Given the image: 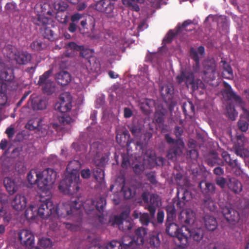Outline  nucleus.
<instances>
[{
    "instance_id": "338daca9",
    "label": "nucleus",
    "mask_w": 249,
    "mask_h": 249,
    "mask_svg": "<svg viewBox=\"0 0 249 249\" xmlns=\"http://www.w3.org/2000/svg\"><path fill=\"white\" fill-rule=\"evenodd\" d=\"M90 147L92 150L95 149L94 152H95L96 156H97L100 153V149L102 148V145L98 142H95L91 145Z\"/></svg>"
},
{
    "instance_id": "4468645a",
    "label": "nucleus",
    "mask_w": 249,
    "mask_h": 249,
    "mask_svg": "<svg viewBox=\"0 0 249 249\" xmlns=\"http://www.w3.org/2000/svg\"><path fill=\"white\" fill-rule=\"evenodd\" d=\"M216 63L214 59L207 60L204 64V70L201 75L202 78L207 82L215 79Z\"/></svg>"
},
{
    "instance_id": "c756f323",
    "label": "nucleus",
    "mask_w": 249,
    "mask_h": 249,
    "mask_svg": "<svg viewBox=\"0 0 249 249\" xmlns=\"http://www.w3.org/2000/svg\"><path fill=\"white\" fill-rule=\"evenodd\" d=\"M201 191L205 195L213 194L215 192V185L206 180H202L199 183Z\"/></svg>"
},
{
    "instance_id": "a19ab883",
    "label": "nucleus",
    "mask_w": 249,
    "mask_h": 249,
    "mask_svg": "<svg viewBox=\"0 0 249 249\" xmlns=\"http://www.w3.org/2000/svg\"><path fill=\"white\" fill-rule=\"evenodd\" d=\"M25 217L29 220H34L37 215V207L33 205H30L25 212Z\"/></svg>"
},
{
    "instance_id": "4d7b16f0",
    "label": "nucleus",
    "mask_w": 249,
    "mask_h": 249,
    "mask_svg": "<svg viewBox=\"0 0 249 249\" xmlns=\"http://www.w3.org/2000/svg\"><path fill=\"white\" fill-rule=\"evenodd\" d=\"M205 249H225V247L221 243H211L208 245Z\"/></svg>"
},
{
    "instance_id": "49530a36",
    "label": "nucleus",
    "mask_w": 249,
    "mask_h": 249,
    "mask_svg": "<svg viewBox=\"0 0 249 249\" xmlns=\"http://www.w3.org/2000/svg\"><path fill=\"white\" fill-rule=\"evenodd\" d=\"M43 37L49 40L53 41L57 38L55 31L49 28H45L42 33Z\"/></svg>"
},
{
    "instance_id": "ea45409f",
    "label": "nucleus",
    "mask_w": 249,
    "mask_h": 249,
    "mask_svg": "<svg viewBox=\"0 0 249 249\" xmlns=\"http://www.w3.org/2000/svg\"><path fill=\"white\" fill-rule=\"evenodd\" d=\"M222 64V67L223 69L222 74L224 78L227 79H231L233 77L232 70L230 65L225 60H222L220 62Z\"/></svg>"
},
{
    "instance_id": "6ab92c4d",
    "label": "nucleus",
    "mask_w": 249,
    "mask_h": 249,
    "mask_svg": "<svg viewBox=\"0 0 249 249\" xmlns=\"http://www.w3.org/2000/svg\"><path fill=\"white\" fill-rule=\"evenodd\" d=\"M193 24V21L191 20L188 19L184 21L181 25L178 24L177 27L176 32L170 30L168 32L166 37L163 39L165 43H169L172 41L173 38L177 35H179L180 33L184 31H191L193 30V28L188 29V26Z\"/></svg>"
},
{
    "instance_id": "0eeeda50",
    "label": "nucleus",
    "mask_w": 249,
    "mask_h": 249,
    "mask_svg": "<svg viewBox=\"0 0 249 249\" xmlns=\"http://www.w3.org/2000/svg\"><path fill=\"white\" fill-rule=\"evenodd\" d=\"M141 197L146 204L145 209L148 210L151 217L153 218L157 208L160 206L161 203L160 196L157 194L152 193L150 194L148 191H145L142 194Z\"/></svg>"
},
{
    "instance_id": "3c124183",
    "label": "nucleus",
    "mask_w": 249,
    "mask_h": 249,
    "mask_svg": "<svg viewBox=\"0 0 249 249\" xmlns=\"http://www.w3.org/2000/svg\"><path fill=\"white\" fill-rule=\"evenodd\" d=\"M165 111L157 110L155 114V120L159 124H162L164 121Z\"/></svg>"
},
{
    "instance_id": "c85d7f7f",
    "label": "nucleus",
    "mask_w": 249,
    "mask_h": 249,
    "mask_svg": "<svg viewBox=\"0 0 249 249\" xmlns=\"http://www.w3.org/2000/svg\"><path fill=\"white\" fill-rule=\"evenodd\" d=\"M4 185L10 195H13L18 190V185L15 179L5 177L3 180Z\"/></svg>"
},
{
    "instance_id": "09e8293b",
    "label": "nucleus",
    "mask_w": 249,
    "mask_h": 249,
    "mask_svg": "<svg viewBox=\"0 0 249 249\" xmlns=\"http://www.w3.org/2000/svg\"><path fill=\"white\" fill-rule=\"evenodd\" d=\"M150 218H152L150 213H140L139 221L142 225L147 226L150 222Z\"/></svg>"
},
{
    "instance_id": "2f4dec72",
    "label": "nucleus",
    "mask_w": 249,
    "mask_h": 249,
    "mask_svg": "<svg viewBox=\"0 0 249 249\" xmlns=\"http://www.w3.org/2000/svg\"><path fill=\"white\" fill-rule=\"evenodd\" d=\"M55 79L57 83L61 86H66L71 81L70 74L64 71H60L56 74Z\"/></svg>"
},
{
    "instance_id": "13d9d810",
    "label": "nucleus",
    "mask_w": 249,
    "mask_h": 249,
    "mask_svg": "<svg viewBox=\"0 0 249 249\" xmlns=\"http://www.w3.org/2000/svg\"><path fill=\"white\" fill-rule=\"evenodd\" d=\"M149 243L151 246L154 247L160 245V240L158 235H151L149 239Z\"/></svg>"
},
{
    "instance_id": "5fc2aeb1",
    "label": "nucleus",
    "mask_w": 249,
    "mask_h": 249,
    "mask_svg": "<svg viewBox=\"0 0 249 249\" xmlns=\"http://www.w3.org/2000/svg\"><path fill=\"white\" fill-rule=\"evenodd\" d=\"M5 9L9 13H13L18 10L17 4L14 1L7 3Z\"/></svg>"
},
{
    "instance_id": "4c0bfd02",
    "label": "nucleus",
    "mask_w": 249,
    "mask_h": 249,
    "mask_svg": "<svg viewBox=\"0 0 249 249\" xmlns=\"http://www.w3.org/2000/svg\"><path fill=\"white\" fill-rule=\"evenodd\" d=\"M219 160L220 159L218 154L216 152L213 151L210 152L206 157V162L209 166L213 167L216 164H220L218 162V160Z\"/></svg>"
},
{
    "instance_id": "412c9836",
    "label": "nucleus",
    "mask_w": 249,
    "mask_h": 249,
    "mask_svg": "<svg viewBox=\"0 0 249 249\" xmlns=\"http://www.w3.org/2000/svg\"><path fill=\"white\" fill-rule=\"evenodd\" d=\"M18 237L21 244L26 247H31L34 244L35 237L30 230H20L18 232Z\"/></svg>"
},
{
    "instance_id": "c9c22d12",
    "label": "nucleus",
    "mask_w": 249,
    "mask_h": 249,
    "mask_svg": "<svg viewBox=\"0 0 249 249\" xmlns=\"http://www.w3.org/2000/svg\"><path fill=\"white\" fill-rule=\"evenodd\" d=\"M204 220L205 227L208 230L213 231L216 229L217 223L213 216L206 215L204 217Z\"/></svg>"
},
{
    "instance_id": "de8ad7c7",
    "label": "nucleus",
    "mask_w": 249,
    "mask_h": 249,
    "mask_svg": "<svg viewBox=\"0 0 249 249\" xmlns=\"http://www.w3.org/2000/svg\"><path fill=\"white\" fill-rule=\"evenodd\" d=\"M38 244L43 248H49L52 247L53 242L49 238L42 237L39 239Z\"/></svg>"
},
{
    "instance_id": "72a5a7b5",
    "label": "nucleus",
    "mask_w": 249,
    "mask_h": 249,
    "mask_svg": "<svg viewBox=\"0 0 249 249\" xmlns=\"http://www.w3.org/2000/svg\"><path fill=\"white\" fill-rule=\"evenodd\" d=\"M27 179L31 184H36L38 187L39 183L40 182V171L36 169L31 170L28 174Z\"/></svg>"
},
{
    "instance_id": "f8f14e48",
    "label": "nucleus",
    "mask_w": 249,
    "mask_h": 249,
    "mask_svg": "<svg viewBox=\"0 0 249 249\" xmlns=\"http://www.w3.org/2000/svg\"><path fill=\"white\" fill-rule=\"evenodd\" d=\"M225 89L223 91L222 95L226 97L228 100H233L236 104L242 107L247 120L249 121V110L243 107V102L240 96L235 94L232 90L231 86L227 82H224Z\"/></svg>"
},
{
    "instance_id": "1a4fd4ad",
    "label": "nucleus",
    "mask_w": 249,
    "mask_h": 249,
    "mask_svg": "<svg viewBox=\"0 0 249 249\" xmlns=\"http://www.w3.org/2000/svg\"><path fill=\"white\" fill-rule=\"evenodd\" d=\"M94 9L103 13L108 18H115L117 13L114 10V3L109 0H98L95 2Z\"/></svg>"
},
{
    "instance_id": "20e7f679",
    "label": "nucleus",
    "mask_w": 249,
    "mask_h": 249,
    "mask_svg": "<svg viewBox=\"0 0 249 249\" xmlns=\"http://www.w3.org/2000/svg\"><path fill=\"white\" fill-rule=\"evenodd\" d=\"M72 96L70 92H65L61 93L59 97V101L55 105V108L62 114L58 117L59 123L63 124H69L72 122V119L65 113L71 110L72 105Z\"/></svg>"
},
{
    "instance_id": "69168bd1",
    "label": "nucleus",
    "mask_w": 249,
    "mask_h": 249,
    "mask_svg": "<svg viewBox=\"0 0 249 249\" xmlns=\"http://www.w3.org/2000/svg\"><path fill=\"white\" fill-rule=\"evenodd\" d=\"M183 133V130L182 127L179 126H176L174 130V134L175 135L177 139L176 140H181L180 139L182 134Z\"/></svg>"
},
{
    "instance_id": "e2e57ef3",
    "label": "nucleus",
    "mask_w": 249,
    "mask_h": 249,
    "mask_svg": "<svg viewBox=\"0 0 249 249\" xmlns=\"http://www.w3.org/2000/svg\"><path fill=\"white\" fill-rule=\"evenodd\" d=\"M129 130L134 137L139 136L141 133V128L136 125H132L129 127Z\"/></svg>"
},
{
    "instance_id": "0e129e2a",
    "label": "nucleus",
    "mask_w": 249,
    "mask_h": 249,
    "mask_svg": "<svg viewBox=\"0 0 249 249\" xmlns=\"http://www.w3.org/2000/svg\"><path fill=\"white\" fill-rule=\"evenodd\" d=\"M238 126L239 129L243 132H246L249 128L248 123L244 120H239L238 122Z\"/></svg>"
},
{
    "instance_id": "9d476101",
    "label": "nucleus",
    "mask_w": 249,
    "mask_h": 249,
    "mask_svg": "<svg viewBox=\"0 0 249 249\" xmlns=\"http://www.w3.org/2000/svg\"><path fill=\"white\" fill-rule=\"evenodd\" d=\"M130 212L129 209H126L121 212L119 215H115L112 224L117 225L119 229L124 231L130 230L133 227V224L130 220Z\"/></svg>"
},
{
    "instance_id": "393cba45",
    "label": "nucleus",
    "mask_w": 249,
    "mask_h": 249,
    "mask_svg": "<svg viewBox=\"0 0 249 249\" xmlns=\"http://www.w3.org/2000/svg\"><path fill=\"white\" fill-rule=\"evenodd\" d=\"M11 204L14 210L21 211L24 210L26 206L27 199L24 196L17 194L12 200Z\"/></svg>"
},
{
    "instance_id": "bb28decb",
    "label": "nucleus",
    "mask_w": 249,
    "mask_h": 249,
    "mask_svg": "<svg viewBox=\"0 0 249 249\" xmlns=\"http://www.w3.org/2000/svg\"><path fill=\"white\" fill-rule=\"evenodd\" d=\"M229 189L235 194H238L243 190L242 183L235 178H230L227 182Z\"/></svg>"
},
{
    "instance_id": "37998d69",
    "label": "nucleus",
    "mask_w": 249,
    "mask_h": 249,
    "mask_svg": "<svg viewBox=\"0 0 249 249\" xmlns=\"http://www.w3.org/2000/svg\"><path fill=\"white\" fill-rule=\"evenodd\" d=\"M165 210L167 214L166 222L174 221L176 216L175 206L173 205H167Z\"/></svg>"
},
{
    "instance_id": "a878e982",
    "label": "nucleus",
    "mask_w": 249,
    "mask_h": 249,
    "mask_svg": "<svg viewBox=\"0 0 249 249\" xmlns=\"http://www.w3.org/2000/svg\"><path fill=\"white\" fill-rule=\"evenodd\" d=\"M178 188L177 196L178 199V201L177 203V205L181 207H183L185 204L184 201H187V199L190 198V192L184 186L178 182Z\"/></svg>"
},
{
    "instance_id": "58836bf2",
    "label": "nucleus",
    "mask_w": 249,
    "mask_h": 249,
    "mask_svg": "<svg viewBox=\"0 0 249 249\" xmlns=\"http://www.w3.org/2000/svg\"><path fill=\"white\" fill-rule=\"evenodd\" d=\"M184 115L191 118L195 114V108L192 102L188 101L184 102L182 106Z\"/></svg>"
},
{
    "instance_id": "7ed1b4c3",
    "label": "nucleus",
    "mask_w": 249,
    "mask_h": 249,
    "mask_svg": "<svg viewBox=\"0 0 249 249\" xmlns=\"http://www.w3.org/2000/svg\"><path fill=\"white\" fill-rule=\"evenodd\" d=\"M83 205V203L79 201V198H77L69 203L59 205L58 207L54 206L55 211L53 216L67 218H70L74 215H78L79 216H81L82 213L81 208Z\"/></svg>"
},
{
    "instance_id": "7c9ffc66",
    "label": "nucleus",
    "mask_w": 249,
    "mask_h": 249,
    "mask_svg": "<svg viewBox=\"0 0 249 249\" xmlns=\"http://www.w3.org/2000/svg\"><path fill=\"white\" fill-rule=\"evenodd\" d=\"M30 98L32 99V107L34 110H43L46 108V101L40 97H34L32 95Z\"/></svg>"
},
{
    "instance_id": "f03ea898",
    "label": "nucleus",
    "mask_w": 249,
    "mask_h": 249,
    "mask_svg": "<svg viewBox=\"0 0 249 249\" xmlns=\"http://www.w3.org/2000/svg\"><path fill=\"white\" fill-rule=\"evenodd\" d=\"M14 79V70L9 67L0 64V109L4 106L7 101L6 92L12 90L11 85Z\"/></svg>"
},
{
    "instance_id": "8fccbe9b",
    "label": "nucleus",
    "mask_w": 249,
    "mask_h": 249,
    "mask_svg": "<svg viewBox=\"0 0 249 249\" xmlns=\"http://www.w3.org/2000/svg\"><path fill=\"white\" fill-rule=\"evenodd\" d=\"M204 205L205 207L211 212L214 211L216 208L215 202L212 198H208L205 200Z\"/></svg>"
},
{
    "instance_id": "f257e3e1",
    "label": "nucleus",
    "mask_w": 249,
    "mask_h": 249,
    "mask_svg": "<svg viewBox=\"0 0 249 249\" xmlns=\"http://www.w3.org/2000/svg\"><path fill=\"white\" fill-rule=\"evenodd\" d=\"M81 163L77 160L70 161L67 166L69 173L60 182L58 188L64 194L74 196L79 191L80 184L79 171Z\"/></svg>"
},
{
    "instance_id": "aec40b11",
    "label": "nucleus",
    "mask_w": 249,
    "mask_h": 249,
    "mask_svg": "<svg viewBox=\"0 0 249 249\" xmlns=\"http://www.w3.org/2000/svg\"><path fill=\"white\" fill-rule=\"evenodd\" d=\"M221 213L226 220L231 224H236L240 219L239 213L231 207H223L222 209Z\"/></svg>"
},
{
    "instance_id": "680f3d73",
    "label": "nucleus",
    "mask_w": 249,
    "mask_h": 249,
    "mask_svg": "<svg viewBox=\"0 0 249 249\" xmlns=\"http://www.w3.org/2000/svg\"><path fill=\"white\" fill-rule=\"evenodd\" d=\"M227 112L229 118L232 120H235L237 116V113L236 112L234 107L231 106L227 107Z\"/></svg>"
},
{
    "instance_id": "cd10ccee",
    "label": "nucleus",
    "mask_w": 249,
    "mask_h": 249,
    "mask_svg": "<svg viewBox=\"0 0 249 249\" xmlns=\"http://www.w3.org/2000/svg\"><path fill=\"white\" fill-rule=\"evenodd\" d=\"M114 240L120 244L118 249H134L137 246L133 237L128 235L124 236L121 241Z\"/></svg>"
},
{
    "instance_id": "bf43d9fd",
    "label": "nucleus",
    "mask_w": 249,
    "mask_h": 249,
    "mask_svg": "<svg viewBox=\"0 0 249 249\" xmlns=\"http://www.w3.org/2000/svg\"><path fill=\"white\" fill-rule=\"evenodd\" d=\"M215 181L216 184L221 189H224L225 187L226 184L227 185L228 182L226 178L222 177H218L216 178Z\"/></svg>"
},
{
    "instance_id": "e433bc0d",
    "label": "nucleus",
    "mask_w": 249,
    "mask_h": 249,
    "mask_svg": "<svg viewBox=\"0 0 249 249\" xmlns=\"http://www.w3.org/2000/svg\"><path fill=\"white\" fill-rule=\"evenodd\" d=\"M144 1V0H122L124 5L130 10L136 12L140 11V7L138 3H143Z\"/></svg>"
},
{
    "instance_id": "ddd939ff",
    "label": "nucleus",
    "mask_w": 249,
    "mask_h": 249,
    "mask_svg": "<svg viewBox=\"0 0 249 249\" xmlns=\"http://www.w3.org/2000/svg\"><path fill=\"white\" fill-rule=\"evenodd\" d=\"M52 70L45 71L42 75L39 76L37 84L42 87L44 93L51 94L54 89V83L50 79L52 73Z\"/></svg>"
},
{
    "instance_id": "6e6d98bb",
    "label": "nucleus",
    "mask_w": 249,
    "mask_h": 249,
    "mask_svg": "<svg viewBox=\"0 0 249 249\" xmlns=\"http://www.w3.org/2000/svg\"><path fill=\"white\" fill-rule=\"evenodd\" d=\"M43 44L40 40H35L30 44L31 49L35 51H39L43 49Z\"/></svg>"
},
{
    "instance_id": "5701e85b",
    "label": "nucleus",
    "mask_w": 249,
    "mask_h": 249,
    "mask_svg": "<svg viewBox=\"0 0 249 249\" xmlns=\"http://www.w3.org/2000/svg\"><path fill=\"white\" fill-rule=\"evenodd\" d=\"M147 232V229L143 227H138L135 230L132 237L137 246L142 245L144 244Z\"/></svg>"
},
{
    "instance_id": "4be33fe9",
    "label": "nucleus",
    "mask_w": 249,
    "mask_h": 249,
    "mask_svg": "<svg viewBox=\"0 0 249 249\" xmlns=\"http://www.w3.org/2000/svg\"><path fill=\"white\" fill-rule=\"evenodd\" d=\"M195 213L191 209L182 210L178 216V220L182 225L181 227L187 226L194 222Z\"/></svg>"
},
{
    "instance_id": "39448f33",
    "label": "nucleus",
    "mask_w": 249,
    "mask_h": 249,
    "mask_svg": "<svg viewBox=\"0 0 249 249\" xmlns=\"http://www.w3.org/2000/svg\"><path fill=\"white\" fill-rule=\"evenodd\" d=\"M164 140L170 144L167 150L166 157L172 161H176L183 153L185 144L182 140H175L169 134L164 135Z\"/></svg>"
},
{
    "instance_id": "f3484780",
    "label": "nucleus",
    "mask_w": 249,
    "mask_h": 249,
    "mask_svg": "<svg viewBox=\"0 0 249 249\" xmlns=\"http://www.w3.org/2000/svg\"><path fill=\"white\" fill-rule=\"evenodd\" d=\"M166 233L171 237H177L180 244H182L183 241V232H185V230H182V227L179 229L178 225L174 222H166Z\"/></svg>"
},
{
    "instance_id": "774afa93",
    "label": "nucleus",
    "mask_w": 249,
    "mask_h": 249,
    "mask_svg": "<svg viewBox=\"0 0 249 249\" xmlns=\"http://www.w3.org/2000/svg\"><path fill=\"white\" fill-rule=\"evenodd\" d=\"M3 52L7 57H10L13 53V47L10 44H8L5 46L3 49Z\"/></svg>"
},
{
    "instance_id": "c03bdc74",
    "label": "nucleus",
    "mask_w": 249,
    "mask_h": 249,
    "mask_svg": "<svg viewBox=\"0 0 249 249\" xmlns=\"http://www.w3.org/2000/svg\"><path fill=\"white\" fill-rule=\"evenodd\" d=\"M120 246V244L113 240L107 243L105 247L101 246L96 245L93 247H91L89 249H118V247Z\"/></svg>"
},
{
    "instance_id": "864d4df0",
    "label": "nucleus",
    "mask_w": 249,
    "mask_h": 249,
    "mask_svg": "<svg viewBox=\"0 0 249 249\" xmlns=\"http://www.w3.org/2000/svg\"><path fill=\"white\" fill-rule=\"evenodd\" d=\"M145 105L149 108L153 107L155 105V101L153 99H146L141 104V109L143 110L145 113H148V110H143L144 106Z\"/></svg>"
},
{
    "instance_id": "f704fd0d",
    "label": "nucleus",
    "mask_w": 249,
    "mask_h": 249,
    "mask_svg": "<svg viewBox=\"0 0 249 249\" xmlns=\"http://www.w3.org/2000/svg\"><path fill=\"white\" fill-rule=\"evenodd\" d=\"M190 55L191 58L195 61V64L193 66V71L197 73L200 70L199 57L197 51L193 47H191L190 49Z\"/></svg>"
},
{
    "instance_id": "423d86ee",
    "label": "nucleus",
    "mask_w": 249,
    "mask_h": 249,
    "mask_svg": "<svg viewBox=\"0 0 249 249\" xmlns=\"http://www.w3.org/2000/svg\"><path fill=\"white\" fill-rule=\"evenodd\" d=\"M177 81L178 84L184 82L186 86L189 88L191 87L193 91L198 89H204L205 84L200 79H195L194 72L190 70H181L179 74L176 77Z\"/></svg>"
},
{
    "instance_id": "603ef678",
    "label": "nucleus",
    "mask_w": 249,
    "mask_h": 249,
    "mask_svg": "<svg viewBox=\"0 0 249 249\" xmlns=\"http://www.w3.org/2000/svg\"><path fill=\"white\" fill-rule=\"evenodd\" d=\"M235 153L238 156L241 158H246L249 156L248 151L242 147H236L235 149Z\"/></svg>"
},
{
    "instance_id": "052dcab7",
    "label": "nucleus",
    "mask_w": 249,
    "mask_h": 249,
    "mask_svg": "<svg viewBox=\"0 0 249 249\" xmlns=\"http://www.w3.org/2000/svg\"><path fill=\"white\" fill-rule=\"evenodd\" d=\"M187 157H189L192 160H196L199 156L198 151L196 149H192L187 152Z\"/></svg>"
},
{
    "instance_id": "9b49d317",
    "label": "nucleus",
    "mask_w": 249,
    "mask_h": 249,
    "mask_svg": "<svg viewBox=\"0 0 249 249\" xmlns=\"http://www.w3.org/2000/svg\"><path fill=\"white\" fill-rule=\"evenodd\" d=\"M185 230L183 234L182 245H186L188 243V239L191 237L196 242H199L203 238L205 230L202 228H197L190 230L188 227L183 226L182 230Z\"/></svg>"
},
{
    "instance_id": "a18cd8bd",
    "label": "nucleus",
    "mask_w": 249,
    "mask_h": 249,
    "mask_svg": "<svg viewBox=\"0 0 249 249\" xmlns=\"http://www.w3.org/2000/svg\"><path fill=\"white\" fill-rule=\"evenodd\" d=\"M68 7L67 3L61 0H56L53 4V7L57 14H60V12L66 11Z\"/></svg>"
},
{
    "instance_id": "dca6fc26",
    "label": "nucleus",
    "mask_w": 249,
    "mask_h": 249,
    "mask_svg": "<svg viewBox=\"0 0 249 249\" xmlns=\"http://www.w3.org/2000/svg\"><path fill=\"white\" fill-rule=\"evenodd\" d=\"M38 215L42 218H46L51 215H53L54 205L48 197L45 201L42 200L37 208Z\"/></svg>"
},
{
    "instance_id": "b1692460",
    "label": "nucleus",
    "mask_w": 249,
    "mask_h": 249,
    "mask_svg": "<svg viewBox=\"0 0 249 249\" xmlns=\"http://www.w3.org/2000/svg\"><path fill=\"white\" fill-rule=\"evenodd\" d=\"M14 59L17 64L24 65L30 62L32 56L26 51H17L14 53Z\"/></svg>"
},
{
    "instance_id": "a211bd4d",
    "label": "nucleus",
    "mask_w": 249,
    "mask_h": 249,
    "mask_svg": "<svg viewBox=\"0 0 249 249\" xmlns=\"http://www.w3.org/2000/svg\"><path fill=\"white\" fill-rule=\"evenodd\" d=\"M106 205V199L105 197L101 196L97 198L96 201L93 200L88 201L85 204H83V207H84L85 211L89 213L93 211L95 208L101 213L104 211Z\"/></svg>"
},
{
    "instance_id": "6e6552de",
    "label": "nucleus",
    "mask_w": 249,
    "mask_h": 249,
    "mask_svg": "<svg viewBox=\"0 0 249 249\" xmlns=\"http://www.w3.org/2000/svg\"><path fill=\"white\" fill-rule=\"evenodd\" d=\"M40 182L38 184V189L46 194H50L49 190L51 186L55 182L56 178V172L51 168H47L40 171Z\"/></svg>"
},
{
    "instance_id": "79ce46f5",
    "label": "nucleus",
    "mask_w": 249,
    "mask_h": 249,
    "mask_svg": "<svg viewBox=\"0 0 249 249\" xmlns=\"http://www.w3.org/2000/svg\"><path fill=\"white\" fill-rule=\"evenodd\" d=\"M123 184L121 189V193L123 194L124 198L126 199H129L132 198L135 195V191L132 190L130 187L125 185V180L123 181Z\"/></svg>"
},
{
    "instance_id": "473e14b6",
    "label": "nucleus",
    "mask_w": 249,
    "mask_h": 249,
    "mask_svg": "<svg viewBox=\"0 0 249 249\" xmlns=\"http://www.w3.org/2000/svg\"><path fill=\"white\" fill-rule=\"evenodd\" d=\"M160 92L164 99H171L174 92V87L172 84L165 85L160 89Z\"/></svg>"
},
{
    "instance_id": "2eb2a0df",
    "label": "nucleus",
    "mask_w": 249,
    "mask_h": 249,
    "mask_svg": "<svg viewBox=\"0 0 249 249\" xmlns=\"http://www.w3.org/2000/svg\"><path fill=\"white\" fill-rule=\"evenodd\" d=\"M46 7L49 8L50 5L47 3H44L41 5V10L40 13L33 16L31 18V21L34 24L38 26H45L49 22V19L45 17V15L47 14L50 16L53 15V12L49 9L46 11Z\"/></svg>"
}]
</instances>
